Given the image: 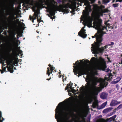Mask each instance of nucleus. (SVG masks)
<instances>
[{"label": "nucleus", "mask_w": 122, "mask_h": 122, "mask_svg": "<svg viewBox=\"0 0 122 122\" xmlns=\"http://www.w3.org/2000/svg\"><path fill=\"white\" fill-rule=\"evenodd\" d=\"M94 11H97V13L94 17L93 22L94 28L98 30L97 32L96 33L94 36H92V38L95 37L96 38V42H95L94 44H92L91 50L92 53L94 54H102L107 48L105 46L102 48H99L102 39V37L103 34L105 33V30L106 28L105 26L102 25V20L100 18V17L102 16L103 13L107 12L108 10L107 9H103L104 6L102 5L100 6H98L97 5H94L93 6Z\"/></svg>", "instance_id": "1"}, {"label": "nucleus", "mask_w": 122, "mask_h": 122, "mask_svg": "<svg viewBox=\"0 0 122 122\" xmlns=\"http://www.w3.org/2000/svg\"><path fill=\"white\" fill-rule=\"evenodd\" d=\"M83 60L82 61L80 60V64H79L78 61H76L75 64H73L76 65V66H73V71L75 74H78L77 76L78 77L80 76L88 73L90 69L93 72L97 69L106 68L105 62L101 57L99 59L93 57L91 59V62L88 60L85 62Z\"/></svg>", "instance_id": "2"}, {"label": "nucleus", "mask_w": 122, "mask_h": 122, "mask_svg": "<svg viewBox=\"0 0 122 122\" xmlns=\"http://www.w3.org/2000/svg\"><path fill=\"white\" fill-rule=\"evenodd\" d=\"M66 103L60 102L59 103L55 110V118L58 122H71L68 120V117L70 115L74 120H75L81 117V113L75 114L74 106L71 105H67Z\"/></svg>", "instance_id": "3"}, {"label": "nucleus", "mask_w": 122, "mask_h": 122, "mask_svg": "<svg viewBox=\"0 0 122 122\" xmlns=\"http://www.w3.org/2000/svg\"><path fill=\"white\" fill-rule=\"evenodd\" d=\"M26 0L27 3L30 4H32L33 2V0ZM56 3L54 0H38L35 5L36 7L37 8L36 9L35 8L33 9V10L34 12V13L32 17L31 16H30L29 18L30 20H33V23H34V20L36 18L37 19V21L38 23L41 21V17H40V18H39L38 17V15L40 14L39 9L44 7L43 5L45 4L47 6L46 9L50 14L49 17L53 20V19L55 18V12L57 9V7L56 4Z\"/></svg>", "instance_id": "4"}, {"label": "nucleus", "mask_w": 122, "mask_h": 122, "mask_svg": "<svg viewBox=\"0 0 122 122\" xmlns=\"http://www.w3.org/2000/svg\"><path fill=\"white\" fill-rule=\"evenodd\" d=\"M86 77V81L87 83L86 85V89L94 92H99L102 89L106 86L107 82L106 80L107 81L109 80L106 78L105 79L101 78L98 79L95 77L92 78L88 75Z\"/></svg>", "instance_id": "5"}, {"label": "nucleus", "mask_w": 122, "mask_h": 122, "mask_svg": "<svg viewBox=\"0 0 122 122\" xmlns=\"http://www.w3.org/2000/svg\"><path fill=\"white\" fill-rule=\"evenodd\" d=\"M84 3L86 6L85 7L86 10H83V16L81 20H83L84 25H86L88 27H92V19L89 15V13L92 11L91 6L90 5V2L87 0H82L80 3Z\"/></svg>", "instance_id": "6"}, {"label": "nucleus", "mask_w": 122, "mask_h": 122, "mask_svg": "<svg viewBox=\"0 0 122 122\" xmlns=\"http://www.w3.org/2000/svg\"><path fill=\"white\" fill-rule=\"evenodd\" d=\"M6 60L8 71L11 73H12L13 72V68L14 63V59L11 57H8L6 59Z\"/></svg>", "instance_id": "7"}, {"label": "nucleus", "mask_w": 122, "mask_h": 122, "mask_svg": "<svg viewBox=\"0 0 122 122\" xmlns=\"http://www.w3.org/2000/svg\"><path fill=\"white\" fill-rule=\"evenodd\" d=\"M85 27V26L83 27L82 28L78 33V35H79L80 36L83 38H86L87 36V35L86 34V32H85V30L84 29Z\"/></svg>", "instance_id": "8"}, {"label": "nucleus", "mask_w": 122, "mask_h": 122, "mask_svg": "<svg viewBox=\"0 0 122 122\" xmlns=\"http://www.w3.org/2000/svg\"><path fill=\"white\" fill-rule=\"evenodd\" d=\"M70 83L69 84H67V86L66 88V90L68 89V91L69 92H72L73 93H75L76 92V91L73 89V88L71 86L72 85L71 84V85Z\"/></svg>", "instance_id": "9"}, {"label": "nucleus", "mask_w": 122, "mask_h": 122, "mask_svg": "<svg viewBox=\"0 0 122 122\" xmlns=\"http://www.w3.org/2000/svg\"><path fill=\"white\" fill-rule=\"evenodd\" d=\"M49 65L50 68L48 67L47 68V73L49 76L50 74L52 73L53 70L55 68L50 64H49Z\"/></svg>", "instance_id": "10"}, {"label": "nucleus", "mask_w": 122, "mask_h": 122, "mask_svg": "<svg viewBox=\"0 0 122 122\" xmlns=\"http://www.w3.org/2000/svg\"><path fill=\"white\" fill-rule=\"evenodd\" d=\"M110 118H107L105 119L103 118H100L98 119L97 122H112Z\"/></svg>", "instance_id": "11"}, {"label": "nucleus", "mask_w": 122, "mask_h": 122, "mask_svg": "<svg viewBox=\"0 0 122 122\" xmlns=\"http://www.w3.org/2000/svg\"><path fill=\"white\" fill-rule=\"evenodd\" d=\"M121 103L120 102H118L116 100H113L112 101L110 104V105L112 107L119 104Z\"/></svg>", "instance_id": "12"}, {"label": "nucleus", "mask_w": 122, "mask_h": 122, "mask_svg": "<svg viewBox=\"0 0 122 122\" xmlns=\"http://www.w3.org/2000/svg\"><path fill=\"white\" fill-rule=\"evenodd\" d=\"M107 95L108 94L107 93L103 92L101 94L100 97L101 98L104 99L107 98Z\"/></svg>", "instance_id": "13"}, {"label": "nucleus", "mask_w": 122, "mask_h": 122, "mask_svg": "<svg viewBox=\"0 0 122 122\" xmlns=\"http://www.w3.org/2000/svg\"><path fill=\"white\" fill-rule=\"evenodd\" d=\"M16 53L17 55H20L21 56V57H22V56L23 55V54L21 50H17L16 51Z\"/></svg>", "instance_id": "14"}, {"label": "nucleus", "mask_w": 122, "mask_h": 122, "mask_svg": "<svg viewBox=\"0 0 122 122\" xmlns=\"http://www.w3.org/2000/svg\"><path fill=\"white\" fill-rule=\"evenodd\" d=\"M112 109V107L108 108L104 110L103 111V112L104 113H107L110 111Z\"/></svg>", "instance_id": "15"}, {"label": "nucleus", "mask_w": 122, "mask_h": 122, "mask_svg": "<svg viewBox=\"0 0 122 122\" xmlns=\"http://www.w3.org/2000/svg\"><path fill=\"white\" fill-rule=\"evenodd\" d=\"M121 78L119 77H118L116 79V81H113L114 83H117L119 82L121 80Z\"/></svg>", "instance_id": "16"}, {"label": "nucleus", "mask_w": 122, "mask_h": 122, "mask_svg": "<svg viewBox=\"0 0 122 122\" xmlns=\"http://www.w3.org/2000/svg\"><path fill=\"white\" fill-rule=\"evenodd\" d=\"M107 103V102H105L103 103L101 106V107L102 108H104L106 106Z\"/></svg>", "instance_id": "17"}, {"label": "nucleus", "mask_w": 122, "mask_h": 122, "mask_svg": "<svg viewBox=\"0 0 122 122\" xmlns=\"http://www.w3.org/2000/svg\"><path fill=\"white\" fill-rule=\"evenodd\" d=\"M111 0H103V3L105 4H106L109 2Z\"/></svg>", "instance_id": "18"}, {"label": "nucleus", "mask_w": 122, "mask_h": 122, "mask_svg": "<svg viewBox=\"0 0 122 122\" xmlns=\"http://www.w3.org/2000/svg\"><path fill=\"white\" fill-rule=\"evenodd\" d=\"M117 116L116 115H115L113 116L110 117V118L112 121H113L116 118Z\"/></svg>", "instance_id": "19"}, {"label": "nucleus", "mask_w": 122, "mask_h": 122, "mask_svg": "<svg viewBox=\"0 0 122 122\" xmlns=\"http://www.w3.org/2000/svg\"><path fill=\"white\" fill-rule=\"evenodd\" d=\"M118 4H114L112 5V6L114 8L118 7Z\"/></svg>", "instance_id": "20"}, {"label": "nucleus", "mask_w": 122, "mask_h": 122, "mask_svg": "<svg viewBox=\"0 0 122 122\" xmlns=\"http://www.w3.org/2000/svg\"><path fill=\"white\" fill-rule=\"evenodd\" d=\"M122 104H121L117 107L116 109L117 110H119L122 108Z\"/></svg>", "instance_id": "21"}, {"label": "nucleus", "mask_w": 122, "mask_h": 122, "mask_svg": "<svg viewBox=\"0 0 122 122\" xmlns=\"http://www.w3.org/2000/svg\"><path fill=\"white\" fill-rule=\"evenodd\" d=\"M113 114V113H109L106 116V117H110L112 116Z\"/></svg>", "instance_id": "22"}, {"label": "nucleus", "mask_w": 122, "mask_h": 122, "mask_svg": "<svg viewBox=\"0 0 122 122\" xmlns=\"http://www.w3.org/2000/svg\"><path fill=\"white\" fill-rule=\"evenodd\" d=\"M114 44V42H111L110 43V44H109L108 45L109 46H110L112 45H113Z\"/></svg>", "instance_id": "23"}, {"label": "nucleus", "mask_w": 122, "mask_h": 122, "mask_svg": "<svg viewBox=\"0 0 122 122\" xmlns=\"http://www.w3.org/2000/svg\"><path fill=\"white\" fill-rule=\"evenodd\" d=\"M122 2V0H116V2Z\"/></svg>", "instance_id": "24"}, {"label": "nucleus", "mask_w": 122, "mask_h": 122, "mask_svg": "<svg viewBox=\"0 0 122 122\" xmlns=\"http://www.w3.org/2000/svg\"><path fill=\"white\" fill-rule=\"evenodd\" d=\"M80 90L81 92H83L84 89H83V88H80Z\"/></svg>", "instance_id": "25"}, {"label": "nucleus", "mask_w": 122, "mask_h": 122, "mask_svg": "<svg viewBox=\"0 0 122 122\" xmlns=\"http://www.w3.org/2000/svg\"><path fill=\"white\" fill-rule=\"evenodd\" d=\"M1 117V112L0 111V122H2V121H1V119H0V118Z\"/></svg>", "instance_id": "26"}, {"label": "nucleus", "mask_w": 122, "mask_h": 122, "mask_svg": "<svg viewBox=\"0 0 122 122\" xmlns=\"http://www.w3.org/2000/svg\"><path fill=\"white\" fill-rule=\"evenodd\" d=\"M6 67H4L3 70L4 72H6Z\"/></svg>", "instance_id": "27"}, {"label": "nucleus", "mask_w": 122, "mask_h": 122, "mask_svg": "<svg viewBox=\"0 0 122 122\" xmlns=\"http://www.w3.org/2000/svg\"><path fill=\"white\" fill-rule=\"evenodd\" d=\"M109 71L110 69H107V70L106 71V72H108Z\"/></svg>", "instance_id": "28"}, {"label": "nucleus", "mask_w": 122, "mask_h": 122, "mask_svg": "<svg viewBox=\"0 0 122 122\" xmlns=\"http://www.w3.org/2000/svg\"><path fill=\"white\" fill-rule=\"evenodd\" d=\"M62 76V75H60L59 76V78H61V77Z\"/></svg>", "instance_id": "29"}, {"label": "nucleus", "mask_w": 122, "mask_h": 122, "mask_svg": "<svg viewBox=\"0 0 122 122\" xmlns=\"http://www.w3.org/2000/svg\"><path fill=\"white\" fill-rule=\"evenodd\" d=\"M0 71H1V73L2 74L3 73V71H2L1 70H0Z\"/></svg>", "instance_id": "30"}, {"label": "nucleus", "mask_w": 122, "mask_h": 122, "mask_svg": "<svg viewBox=\"0 0 122 122\" xmlns=\"http://www.w3.org/2000/svg\"><path fill=\"white\" fill-rule=\"evenodd\" d=\"M115 0H113L112 2V3H114V2L115 1Z\"/></svg>", "instance_id": "31"}, {"label": "nucleus", "mask_w": 122, "mask_h": 122, "mask_svg": "<svg viewBox=\"0 0 122 122\" xmlns=\"http://www.w3.org/2000/svg\"><path fill=\"white\" fill-rule=\"evenodd\" d=\"M93 107L94 108H95L96 107V106H94V104H93Z\"/></svg>", "instance_id": "32"}, {"label": "nucleus", "mask_w": 122, "mask_h": 122, "mask_svg": "<svg viewBox=\"0 0 122 122\" xmlns=\"http://www.w3.org/2000/svg\"><path fill=\"white\" fill-rule=\"evenodd\" d=\"M121 63L122 64V58L121 59Z\"/></svg>", "instance_id": "33"}, {"label": "nucleus", "mask_w": 122, "mask_h": 122, "mask_svg": "<svg viewBox=\"0 0 122 122\" xmlns=\"http://www.w3.org/2000/svg\"><path fill=\"white\" fill-rule=\"evenodd\" d=\"M2 65H3L4 66L5 65V64L4 63L3 64H2Z\"/></svg>", "instance_id": "34"}, {"label": "nucleus", "mask_w": 122, "mask_h": 122, "mask_svg": "<svg viewBox=\"0 0 122 122\" xmlns=\"http://www.w3.org/2000/svg\"><path fill=\"white\" fill-rule=\"evenodd\" d=\"M64 77L63 76V81H64Z\"/></svg>", "instance_id": "35"}, {"label": "nucleus", "mask_w": 122, "mask_h": 122, "mask_svg": "<svg viewBox=\"0 0 122 122\" xmlns=\"http://www.w3.org/2000/svg\"><path fill=\"white\" fill-rule=\"evenodd\" d=\"M112 122H117L116 121H113Z\"/></svg>", "instance_id": "36"}, {"label": "nucleus", "mask_w": 122, "mask_h": 122, "mask_svg": "<svg viewBox=\"0 0 122 122\" xmlns=\"http://www.w3.org/2000/svg\"><path fill=\"white\" fill-rule=\"evenodd\" d=\"M14 38V39H16V38L15 37H14H14H13Z\"/></svg>", "instance_id": "37"}, {"label": "nucleus", "mask_w": 122, "mask_h": 122, "mask_svg": "<svg viewBox=\"0 0 122 122\" xmlns=\"http://www.w3.org/2000/svg\"><path fill=\"white\" fill-rule=\"evenodd\" d=\"M50 80V79H47V80Z\"/></svg>", "instance_id": "38"}, {"label": "nucleus", "mask_w": 122, "mask_h": 122, "mask_svg": "<svg viewBox=\"0 0 122 122\" xmlns=\"http://www.w3.org/2000/svg\"><path fill=\"white\" fill-rule=\"evenodd\" d=\"M98 3H100V1H98Z\"/></svg>", "instance_id": "39"}, {"label": "nucleus", "mask_w": 122, "mask_h": 122, "mask_svg": "<svg viewBox=\"0 0 122 122\" xmlns=\"http://www.w3.org/2000/svg\"><path fill=\"white\" fill-rule=\"evenodd\" d=\"M3 120H4V119L3 118Z\"/></svg>", "instance_id": "40"}, {"label": "nucleus", "mask_w": 122, "mask_h": 122, "mask_svg": "<svg viewBox=\"0 0 122 122\" xmlns=\"http://www.w3.org/2000/svg\"><path fill=\"white\" fill-rule=\"evenodd\" d=\"M37 33H39V32L38 31H37Z\"/></svg>", "instance_id": "41"}, {"label": "nucleus", "mask_w": 122, "mask_h": 122, "mask_svg": "<svg viewBox=\"0 0 122 122\" xmlns=\"http://www.w3.org/2000/svg\"><path fill=\"white\" fill-rule=\"evenodd\" d=\"M107 59H108V60H109V58H107Z\"/></svg>", "instance_id": "42"}, {"label": "nucleus", "mask_w": 122, "mask_h": 122, "mask_svg": "<svg viewBox=\"0 0 122 122\" xmlns=\"http://www.w3.org/2000/svg\"><path fill=\"white\" fill-rule=\"evenodd\" d=\"M121 57H122V54L121 55Z\"/></svg>", "instance_id": "43"}, {"label": "nucleus", "mask_w": 122, "mask_h": 122, "mask_svg": "<svg viewBox=\"0 0 122 122\" xmlns=\"http://www.w3.org/2000/svg\"><path fill=\"white\" fill-rule=\"evenodd\" d=\"M93 0V1H95L96 0Z\"/></svg>", "instance_id": "44"}, {"label": "nucleus", "mask_w": 122, "mask_h": 122, "mask_svg": "<svg viewBox=\"0 0 122 122\" xmlns=\"http://www.w3.org/2000/svg\"><path fill=\"white\" fill-rule=\"evenodd\" d=\"M121 90H122V87L121 88Z\"/></svg>", "instance_id": "45"}, {"label": "nucleus", "mask_w": 122, "mask_h": 122, "mask_svg": "<svg viewBox=\"0 0 122 122\" xmlns=\"http://www.w3.org/2000/svg\"><path fill=\"white\" fill-rule=\"evenodd\" d=\"M54 71H55V72H56V71H54Z\"/></svg>", "instance_id": "46"}, {"label": "nucleus", "mask_w": 122, "mask_h": 122, "mask_svg": "<svg viewBox=\"0 0 122 122\" xmlns=\"http://www.w3.org/2000/svg\"><path fill=\"white\" fill-rule=\"evenodd\" d=\"M79 3H78V5H79Z\"/></svg>", "instance_id": "47"}, {"label": "nucleus", "mask_w": 122, "mask_h": 122, "mask_svg": "<svg viewBox=\"0 0 122 122\" xmlns=\"http://www.w3.org/2000/svg\"><path fill=\"white\" fill-rule=\"evenodd\" d=\"M22 20V21H23V20Z\"/></svg>", "instance_id": "48"}, {"label": "nucleus", "mask_w": 122, "mask_h": 122, "mask_svg": "<svg viewBox=\"0 0 122 122\" xmlns=\"http://www.w3.org/2000/svg\"><path fill=\"white\" fill-rule=\"evenodd\" d=\"M89 39H90V38H89Z\"/></svg>", "instance_id": "49"}, {"label": "nucleus", "mask_w": 122, "mask_h": 122, "mask_svg": "<svg viewBox=\"0 0 122 122\" xmlns=\"http://www.w3.org/2000/svg\"><path fill=\"white\" fill-rule=\"evenodd\" d=\"M77 88H79L78 87H77Z\"/></svg>", "instance_id": "50"}, {"label": "nucleus", "mask_w": 122, "mask_h": 122, "mask_svg": "<svg viewBox=\"0 0 122 122\" xmlns=\"http://www.w3.org/2000/svg\"><path fill=\"white\" fill-rule=\"evenodd\" d=\"M80 5H81L80 4Z\"/></svg>", "instance_id": "51"}]
</instances>
